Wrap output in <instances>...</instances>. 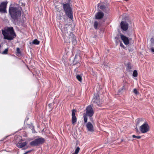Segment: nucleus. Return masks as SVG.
<instances>
[{
  "mask_svg": "<svg viewBox=\"0 0 154 154\" xmlns=\"http://www.w3.org/2000/svg\"><path fill=\"white\" fill-rule=\"evenodd\" d=\"M151 51L152 52L154 53V48L153 47H152L151 48Z\"/></svg>",
  "mask_w": 154,
  "mask_h": 154,
  "instance_id": "nucleus-33",
  "label": "nucleus"
},
{
  "mask_svg": "<svg viewBox=\"0 0 154 154\" xmlns=\"http://www.w3.org/2000/svg\"><path fill=\"white\" fill-rule=\"evenodd\" d=\"M87 115H86V114L84 115L83 116V118L84 119V122L85 123H86L88 121V118H87Z\"/></svg>",
  "mask_w": 154,
  "mask_h": 154,
  "instance_id": "nucleus-19",
  "label": "nucleus"
},
{
  "mask_svg": "<svg viewBox=\"0 0 154 154\" xmlns=\"http://www.w3.org/2000/svg\"><path fill=\"white\" fill-rule=\"evenodd\" d=\"M80 148L79 147H77L75 150V153L76 154H78V153H79V151L80 150Z\"/></svg>",
  "mask_w": 154,
  "mask_h": 154,
  "instance_id": "nucleus-25",
  "label": "nucleus"
},
{
  "mask_svg": "<svg viewBox=\"0 0 154 154\" xmlns=\"http://www.w3.org/2000/svg\"><path fill=\"white\" fill-rule=\"evenodd\" d=\"M27 143L26 142H19L17 144L16 146L19 148H22L25 146L27 144Z\"/></svg>",
  "mask_w": 154,
  "mask_h": 154,
  "instance_id": "nucleus-14",
  "label": "nucleus"
},
{
  "mask_svg": "<svg viewBox=\"0 0 154 154\" xmlns=\"http://www.w3.org/2000/svg\"><path fill=\"white\" fill-rule=\"evenodd\" d=\"M72 122L73 124H75L77 122V118L75 116L72 117Z\"/></svg>",
  "mask_w": 154,
  "mask_h": 154,
  "instance_id": "nucleus-16",
  "label": "nucleus"
},
{
  "mask_svg": "<svg viewBox=\"0 0 154 154\" xmlns=\"http://www.w3.org/2000/svg\"><path fill=\"white\" fill-rule=\"evenodd\" d=\"M120 26L122 29L126 31L128 28V24L125 21H122L120 23Z\"/></svg>",
  "mask_w": 154,
  "mask_h": 154,
  "instance_id": "nucleus-10",
  "label": "nucleus"
},
{
  "mask_svg": "<svg viewBox=\"0 0 154 154\" xmlns=\"http://www.w3.org/2000/svg\"><path fill=\"white\" fill-rule=\"evenodd\" d=\"M76 112V110L75 109H72V117L75 116V112Z\"/></svg>",
  "mask_w": 154,
  "mask_h": 154,
  "instance_id": "nucleus-21",
  "label": "nucleus"
},
{
  "mask_svg": "<svg viewBox=\"0 0 154 154\" xmlns=\"http://www.w3.org/2000/svg\"><path fill=\"white\" fill-rule=\"evenodd\" d=\"M63 11L66 15L71 20L73 18L72 9L69 3L63 4Z\"/></svg>",
  "mask_w": 154,
  "mask_h": 154,
  "instance_id": "nucleus-4",
  "label": "nucleus"
},
{
  "mask_svg": "<svg viewBox=\"0 0 154 154\" xmlns=\"http://www.w3.org/2000/svg\"><path fill=\"white\" fill-rule=\"evenodd\" d=\"M104 16V13L101 12L99 11L95 15V18L97 19H100L102 18Z\"/></svg>",
  "mask_w": 154,
  "mask_h": 154,
  "instance_id": "nucleus-13",
  "label": "nucleus"
},
{
  "mask_svg": "<svg viewBox=\"0 0 154 154\" xmlns=\"http://www.w3.org/2000/svg\"><path fill=\"white\" fill-rule=\"evenodd\" d=\"M45 142V140L42 137L36 139L33 141H31L30 145L32 146H37L41 144H42Z\"/></svg>",
  "mask_w": 154,
  "mask_h": 154,
  "instance_id": "nucleus-5",
  "label": "nucleus"
},
{
  "mask_svg": "<svg viewBox=\"0 0 154 154\" xmlns=\"http://www.w3.org/2000/svg\"><path fill=\"white\" fill-rule=\"evenodd\" d=\"M64 31L62 30V36L64 40V42L66 43H70L71 41L72 43L74 46L77 44V41L75 35L72 32H68L67 29Z\"/></svg>",
  "mask_w": 154,
  "mask_h": 154,
  "instance_id": "nucleus-1",
  "label": "nucleus"
},
{
  "mask_svg": "<svg viewBox=\"0 0 154 154\" xmlns=\"http://www.w3.org/2000/svg\"><path fill=\"white\" fill-rule=\"evenodd\" d=\"M106 9H104V10L103 11L106 13H107L108 12L109 10V8H108L106 7Z\"/></svg>",
  "mask_w": 154,
  "mask_h": 154,
  "instance_id": "nucleus-29",
  "label": "nucleus"
},
{
  "mask_svg": "<svg viewBox=\"0 0 154 154\" xmlns=\"http://www.w3.org/2000/svg\"><path fill=\"white\" fill-rule=\"evenodd\" d=\"M77 68H76L74 70L75 71H77Z\"/></svg>",
  "mask_w": 154,
  "mask_h": 154,
  "instance_id": "nucleus-35",
  "label": "nucleus"
},
{
  "mask_svg": "<svg viewBox=\"0 0 154 154\" xmlns=\"http://www.w3.org/2000/svg\"><path fill=\"white\" fill-rule=\"evenodd\" d=\"M127 69L128 70H130L131 69L132 67L130 63H128L127 64Z\"/></svg>",
  "mask_w": 154,
  "mask_h": 154,
  "instance_id": "nucleus-20",
  "label": "nucleus"
},
{
  "mask_svg": "<svg viewBox=\"0 0 154 154\" xmlns=\"http://www.w3.org/2000/svg\"><path fill=\"white\" fill-rule=\"evenodd\" d=\"M132 137L133 138H137L138 139H140L141 138V136H136L134 135H132Z\"/></svg>",
  "mask_w": 154,
  "mask_h": 154,
  "instance_id": "nucleus-27",
  "label": "nucleus"
},
{
  "mask_svg": "<svg viewBox=\"0 0 154 154\" xmlns=\"http://www.w3.org/2000/svg\"><path fill=\"white\" fill-rule=\"evenodd\" d=\"M125 86L124 85L122 88V90H125Z\"/></svg>",
  "mask_w": 154,
  "mask_h": 154,
  "instance_id": "nucleus-32",
  "label": "nucleus"
},
{
  "mask_svg": "<svg viewBox=\"0 0 154 154\" xmlns=\"http://www.w3.org/2000/svg\"><path fill=\"white\" fill-rule=\"evenodd\" d=\"M137 75L138 74L137 71L136 70H134L133 73V75L134 77H136L137 76Z\"/></svg>",
  "mask_w": 154,
  "mask_h": 154,
  "instance_id": "nucleus-22",
  "label": "nucleus"
},
{
  "mask_svg": "<svg viewBox=\"0 0 154 154\" xmlns=\"http://www.w3.org/2000/svg\"><path fill=\"white\" fill-rule=\"evenodd\" d=\"M17 53L18 54H20V49L19 48H17Z\"/></svg>",
  "mask_w": 154,
  "mask_h": 154,
  "instance_id": "nucleus-30",
  "label": "nucleus"
},
{
  "mask_svg": "<svg viewBox=\"0 0 154 154\" xmlns=\"http://www.w3.org/2000/svg\"><path fill=\"white\" fill-rule=\"evenodd\" d=\"M2 33L5 39L12 40L16 37V35L13 27H8L2 30Z\"/></svg>",
  "mask_w": 154,
  "mask_h": 154,
  "instance_id": "nucleus-2",
  "label": "nucleus"
},
{
  "mask_svg": "<svg viewBox=\"0 0 154 154\" xmlns=\"http://www.w3.org/2000/svg\"><path fill=\"white\" fill-rule=\"evenodd\" d=\"M120 46L121 47H122V48H125V46L124 45L122 44V43L121 42L120 43Z\"/></svg>",
  "mask_w": 154,
  "mask_h": 154,
  "instance_id": "nucleus-31",
  "label": "nucleus"
},
{
  "mask_svg": "<svg viewBox=\"0 0 154 154\" xmlns=\"http://www.w3.org/2000/svg\"><path fill=\"white\" fill-rule=\"evenodd\" d=\"M40 43V42L37 39H34L32 42V44H33L38 45Z\"/></svg>",
  "mask_w": 154,
  "mask_h": 154,
  "instance_id": "nucleus-17",
  "label": "nucleus"
},
{
  "mask_svg": "<svg viewBox=\"0 0 154 154\" xmlns=\"http://www.w3.org/2000/svg\"><path fill=\"white\" fill-rule=\"evenodd\" d=\"M9 12L11 17L14 20H17L21 14V12L20 9L17 7H10Z\"/></svg>",
  "mask_w": 154,
  "mask_h": 154,
  "instance_id": "nucleus-3",
  "label": "nucleus"
},
{
  "mask_svg": "<svg viewBox=\"0 0 154 154\" xmlns=\"http://www.w3.org/2000/svg\"><path fill=\"white\" fill-rule=\"evenodd\" d=\"M100 8L102 11H104V9H106V7L103 5H101L99 7Z\"/></svg>",
  "mask_w": 154,
  "mask_h": 154,
  "instance_id": "nucleus-24",
  "label": "nucleus"
},
{
  "mask_svg": "<svg viewBox=\"0 0 154 154\" xmlns=\"http://www.w3.org/2000/svg\"><path fill=\"white\" fill-rule=\"evenodd\" d=\"M139 129L142 133H146L150 130L149 126L146 122L140 126Z\"/></svg>",
  "mask_w": 154,
  "mask_h": 154,
  "instance_id": "nucleus-6",
  "label": "nucleus"
},
{
  "mask_svg": "<svg viewBox=\"0 0 154 154\" xmlns=\"http://www.w3.org/2000/svg\"><path fill=\"white\" fill-rule=\"evenodd\" d=\"M76 78L79 82H81L82 80V76L79 75H78L76 76Z\"/></svg>",
  "mask_w": 154,
  "mask_h": 154,
  "instance_id": "nucleus-18",
  "label": "nucleus"
},
{
  "mask_svg": "<svg viewBox=\"0 0 154 154\" xmlns=\"http://www.w3.org/2000/svg\"><path fill=\"white\" fill-rule=\"evenodd\" d=\"M86 127L88 131H89L91 132L94 131V130L93 126L91 122H88L86 124Z\"/></svg>",
  "mask_w": 154,
  "mask_h": 154,
  "instance_id": "nucleus-11",
  "label": "nucleus"
},
{
  "mask_svg": "<svg viewBox=\"0 0 154 154\" xmlns=\"http://www.w3.org/2000/svg\"><path fill=\"white\" fill-rule=\"evenodd\" d=\"M94 114V111L91 105L88 106L86 108V114L90 117H91Z\"/></svg>",
  "mask_w": 154,
  "mask_h": 154,
  "instance_id": "nucleus-7",
  "label": "nucleus"
},
{
  "mask_svg": "<svg viewBox=\"0 0 154 154\" xmlns=\"http://www.w3.org/2000/svg\"><path fill=\"white\" fill-rule=\"evenodd\" d=\"M100 98L99 94H96L94 95L92 101L93 103H95L96 105L100 106L101 104L100 103Z\"/></svg>",
  "mask_w": 154,
  "mask_h": 154,
  "instance_id": "nucleus-8",
  "label": "nucleus"
},
{
  "mask_svg": "<svg viewBox=\"0 0 154 154\" xmlns=\"http://www.w3.org/2000/svg\"><path fill=\"white\" fill-rule=\"evenodd\" d=\"M133 92L136 94H138V93H139V92L137 91V89L136 88H134V89Z\"/></svg>",
  "mask_w": 154,
  "mask_h": 154,
  "instance_id": "nucleus-28",
  "label": "nucleus"
},
{
  "mask_svg": "<svg viewBox=\"0 0 154 154\" xmlns=\"http://www.w3.org/2000/svg\"><path fill=\"white\" fill-rule=\"evenodd\" d=\"M121 39L122 40L124 44L125 45H128L129 43V40L128 38L123 35H120Z\"/></svg>",
  "mask_w": 154,
  "mask_h": 154,
  "instance_id": "nucleus-12",
  "label": "nucleus"
},
{
  "mask_svg": "<svg viewBox=\"0 0 154 154\" xmlns=\"http://www.w3.org/2000/svg\"><path fill=\"white\" fill-rule=\"evenodd\" d=\"M98 25V22L96 21H95L94 22V27L95 29H97Z\"/></svg>",
  "mask_w": 154,
  "mask_h": 154,
  "instance_id": "nucleus-23",
  "label": "nucleus"
},
{
  "mask_svg": "<svg viewBox=\"0 0 154 154\" xmlns=\"http://www.w3.org/2000/svg\"><path fill=\"white\" fill-rule=\"evenodd\" d=\"M8 49L7 48L5 49L2 53L4 54H7L8 53Z\"/></svg>",
  "mask_w": 154,
  "mask_h": 154,
  "instance_id": "nucleus-26",
  "label": "nucleus"
},
{
  "mask_svg": "<svg viewBox=\"0 0 154 154\" xmlns=\"http://www.w3.org/2000/svg\"><path fill=\"white\" fill-rule=\"evenodd\" d=\"M8 2H3L0 5V12L2 13L6 12V8Z\"/></svg>",
  "mask_w": 154,
  "mask_h": 154,
  "instance_id": "nucleus-9",
  "label": "nucleus"
},
{
  "mask_svg": "<svg viewBox=\"0 0 154 154\" xmlns=\"http://www.w3.org/2000/svg\"><path fill=\"white\" fill-rule=\"evenodd\" d=\"M31 151H29L27 152H26L25 153H24V154H27L28 153H29L31 152Z\"/></svg>",
  "mask_w": 154,
  "mask_h": 154,
  "instance_id": "nucleus-34",
  "label": "nucleus"
},
{
  "mask_svg": "<svg viewBox=\"0 0 154 154\" xmlns=\"http://www.w3.org/2000/svg\"><path fill=\"white\" fill-rule=\"evenodd\" d=\"M125 0V1H128V0Z\"/></svg>",
  "mask_w": 154,
  "mask_h": 154,
  "instance_id": "nucleus-36",
  "label": "nucleus"
},
{
  "mask_svg": "<svg viewBox=\"0 0 154 154\" xmlns=\"http://www.w3.org/2000/svg\"><path fill=\"white\" fill-rule=\"evenodd\" d=\"M144 119L143 118H138L136 120V125H138L142 124L143 122Z\"/></svg>",
  "mask_w": 154,
  "mask_h": 154,
  "instance_id": "nucleus-15",
  "label": "nucleus"
}]
</instances>
